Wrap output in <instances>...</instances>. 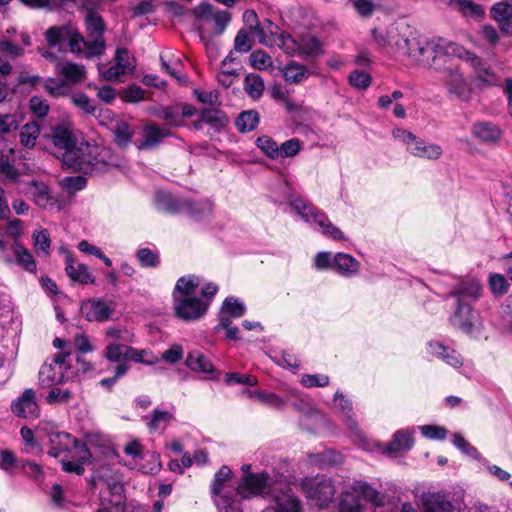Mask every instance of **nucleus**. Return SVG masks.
<instances>
[{"label":"nucleus","instance_id":"1","mask_svg":"<svg viewBox=\"0 0 512 512\" xmlns=\"http://www.w3.org/2000/svg\"><path fill=\"white\" fill-rule=\"evenodd\" d=\"M49 138L53 145L52 153L74 170L85 174L100 173L121 165L120 158L109 147L85 141L75 130H53Z\"/></svg>","mask_w":512,"mask_h":512},{"label":"nucleus","instance_id":"2","mask_svg":"<svg viewBox=\"0 0 512 512\" xmlns=\"http://www.w3.org/2000/svg\"><path fill=\"white\" fill-rule=\"evenodd\" d=\"M373 38L380 46H389L392 52L406 56L413 62L424 66L430 64V60L435 58V53L447 54V46L453 44L443 39L430 41L411 31L409 34L389 31L388 36L385 37L374 30Z\"/></svg>","mask_w":512,"mask_h":512},{"label":"nucleus","instance_id":"3","mask_svg":"<svg viewBox=\"0 0 512 512\" xmlns=\"http://www.w3.org/2000/svg\"><path fill=\"white\" fill-rule=\"evenodd\" d=\"M244 475L238 482L235 492V498L249 499L260 496L270 498V505H275V499L282 495H291L288 491L279 489L273 478L267 472L250 473L249 465L242 467Z\"/></svg>","mask_w":512,"mask_h":512},{"label":"nucleus","instance_id":"4","mask_svg":"<svg viewBox=\"0 0 512 512\" xmlns=\"http://www.w3.org/2000/svg\"><path fill=\"white\" fill-rule=\"evenodd\" d=\"M270 38L261 37V44L267 47H278L288 55H317L322 52V43L313 35H305L300 40L294 39L289 33L280 30L277 25L268 23Z\"/></svg>","mask_w":512,"mask_h":512},{"label":"nucleus","instance_id":"5","mask_svg":"<svg viewBox=\"0 0 512 512\" xmlns=\"http://www.w3.org/2000/svg\"><path fill=\"white\" fill-rule=\"evenodd\" d=\"M113 140L119 148L133 143L138 150L156 148L163 139L170 136V130H112Z\"/></svg>","mask_w":512,"mask_h":512},{"label":"nucleus","instance_id":"6","mask_svg":"<svg viewBox=\"0 0 512 512\" xmlns=\"http://www.w3.org/2000/svg\"><path fill=\"white\" fill-rule=\"evenodd\" d=\"M231 470L222 466L215 474L212 494L219 512H241L240 500L235 498L236 488L230 485Z\"/></svg>","mask_w":512,"mask_h":512},{"label":"nucleus","instance_id":"7","mask_svg":"<svg viewBox=\"0 0 512 512\" xmlns=\"http://www.w3.org/2000/svg\"><path fill=\"white\" fill-rule=\"evenodd\" d=\"M70 353L59 352L47 359L38 373V383L41 388L60 385L67 380L66 372L71 368Z\"/></svg>","mask_w":512,"mask_h":512},{"label":"nucleus","instance_id":"8","mask_svg":"<svg viewBox=\"0 0 512 512\" xmlns=\"http://www.w3.org/2000/svg\"><path fill=\"white\" fill-rule=\"evenodd\" d=\"M87 38L81 42V54L87 58L101 56L106 49L104 39L105 24L101 16L90 12L85 20Z\"/></svg>","mask_w":512,"mask_h":512},{"label":"nucleus","instance_id":"9","mask_svg":"<svg viewBox=\"0 0 512 512\" xmlns=\"http://www.w3.org/2000/svg\"><path fill=\"white\" fill-rule=\"evenodd\" d=\"M44 36L49 47L64 51L68 45L72 53L81 54L84 37L71 25L52 26L45 31Z\"/></svg>","mask_w":512,"mask_h":512},{"label":"nucleus","instance_id":"10","mask_svg":"<svg viewBox=\"0 0 512 512\" xmlns=\"http://www.w3.org/2000/svg\"><path fill=\"white\" fill-rule=\"evenodd\" d=\"M301 488L307 499L320 508L327 506L335 495L332 480L325 476L304 478Z\"/></svg>","mask_w":512,"mask_h":512},{"label":"nucleus","instance_id":"11","mask_svg":"<svg viewBox=\"0 0 512 512\" xmlns=\"http://www.w3.org/2000/svg\"><path fill=\"white\" fill-rule=\"evenodd\" d=\"M394 138L403 143L413 156L436 160L442 155V149L436 144L426 143L410 130H393Z\"/></svg>","mask_w":512,"mask_h":512},{"label":"nucleus","instance_id":"12","mask_svg":"<svg viewBox=\"0 0 512 512\" xmlns=\"http://www.w3.org/2000/svg\"><path fill=\"white\" fill-rule=\"evenodd\" d=\"M447 54L454 55L467 62L474 70L476 78L482 83L489 86L497 84L498 78L495 72L486 62L474 53L454 43L447 46Z\"/></svg>","mask_w":512,"mask_h":512},{"label":"nucleus","instance_id":"13","mask_svg":"<svg viewBox=\"0 0 512 512\" xmlns=\"http://www.w3.org/2000/svg\"><path fill=\"white\" fill-rule=\"evenodd\" d=\"M454 328L465 334L480 333L483 325L480 314L468 302H459L449 319Z\"/></svg>","mask_w":512,"mask_h":512},{"label":"nucleus","instance_id":"14","mask_svg":"<svg viewBox=\"0 0 512 512\" xmlns=\"http://www.w3.org/2000/svg\"><path fill=\"white\" fill-rule=\"evenodd\" d=\"M115 63L107 66L99 65L100 75L108 81H119L122 76L132 74L136 67L135 57L126 48H118L114 56Z\"/></svg>","mask_w":512,"mask_h":512},{"label":"nucleus","instance_id":"15","mask_svg":"<svg viewBox=\"0 0 512 512\" xmlns=\"http://www.w3.org/2000/svg\"><path fill=\"white\" fill-rule=\"evenodd\" d=\"M174 311L176 317L183 321H195L200 319L209 308V301L201 300L196 296H175Z\"/></svg>","mask_w":512,"mask_h":512},{"label":"nucleus","instance_id":"16","mask_svg":"<svg viewBox=\"0 0 512 512\" xmlns=\"http://www.w3.org/2000/svg\"><path fill=\"white\" fill-rule=\"evenodd\" d=\"M195 15L202 24L210 25L215 35H221L231 21V14L228 11L220 10L208 3L198 5Z\"/></svg>","mask_w":512,"mask_h":512},{"label":"nucleus","instance_id":"17","mask_svg":"<svg viewBox=\"0 0 512 512\" xmlns=\"http://www.w3.org/2000/svg\"><path fill=\"white\" fill-rule=\"evenodd\" d=\"M10 410L18 418L35 420L40 417V405L36 391L25 389L18 397L12 400Z\"/></svg>","mask_w":512,"mask_h":512},{"label":"nucleus","instance_id":"18","mask_svg":"<svg viewBox=\"0 0 512 512\" xmlns=\"http://www.w3.org/2000/svg\"><path fill=\"white\" fill-rule=\"evenodd\" d=\"M5 183H16L19 192L29 195L33 202L42 208H47L54 204V199L51 196L50 190L42 181L31 180L28 182L20 181L19 177L16 181H6Z\"/></svg>","mask_w":512,"mask_h":512},{"label":"nucleus","instance_id":"19","mask_svg":"<svg viewBox=\"0 0 512 512\" xmlns=\"http://www.w3.org/2000/svg\"><path fill=\"white\" fill-rule=\"evenodd\" d=\"M80 312L90 322H104L111 318L114 303L104 298H91L82 302Z\"/></svg>","mask_w":512,"mask_h":512},{"label":"nucleus","instance_id":"20","mask_svg":"<svg viewBox=\"0 0 512 512\" xmlns=\"http://www.w3.org/2000/svg\"><path fill=\"white\" fill-rule=\"evenodd\" d=\"M15 131L16 130H0V174L6 181H16L21 175L10 161L13 148L8 145V141L11 133Z\"/></svg>","mask_w":512,"mask_h":512},{"label":"nucleus","instance_id":"21","mask_svg":"<svg viewBox=\"0 0 512 512\" xmlns=\"http://www.w3.org/2000/svg\"><path fill=\"white\" fill-rule=\"evenodd\" d=\"M427 353L453 368H460L463 365V357L455 349L443 343L431 340L427 343Z\"/></svg>","mask_w":512,"mask_h":512},{"label":"nucleus","instance_id":"22","mask_svg":"<svg viewBox=\"0 0 512 512\" xmlns=\"http://www.w3.org/2000/svg\"><path fill=\"white\" fill-rule=\"evenodd\" d=\"M48 440L50 445L48 454L55 458L72 448L79 449L82 445L79 440L67 432H53L49 434Z\"/></svg>","mask_w":512,"mask_h":512},{"label":"nucleus","instance_id":"23","mask_svg":"<svg viewBox=\"0 0 512 512\" xmlns=\"http://www.w3.org/2000/svg\"><path fill=\"white\" fill-rule=\"evenodd\" d=\"M288 201L292 209L307 223L317 224L320 219L319 216L324 215V212L320 211L300 196L290 195Z\"/></svg>","mask_w":512,"mask_h":512},{"label":"nucleus","instance_id":"24","mask_svg":"<svg viewBox=\"0 0 512 512\" xmlns=\"http://www.w3.org/2000/svg\"><path fill=\"white\" fill-rule=\"evenodd\" d=\"M156 207L170 214L183 213V206L189 205L188 198L176 197L166 191H157L155 193Z\"/></svg>","mask_w":512,"mask_h":512},{"label":"nucleus","instance_id":"25","mask_svg":"<svg viewBox=\"0 0 512 512\" xmlns=\"http://www.w3.org/2000/svg\"><path fill=\"white\" fill-rule=\"evenodd\" d=\"M444 79L450 93L466 99L469 93L467 83L458 68L450 65L444 70Z\"/></svg>","mask_w":512,"mask_h":512},{"label":"nucleus","instance_id":"26","mask_svg":"<svg viewBox=\"0 0 512 512\" xmlns=\"http://www.w3.org/2000/svg\"><path fill=\"white\" fill-rule=\"evenodd\" d=\"M65 272L74 282L81 284H93L95 282V276L90 268L83 263H76L70 253L66 255Z\"/></svg>","mask_w":512,"mask_h":512},{"label":"nucleus","instance_id":"27","mask_svg":"<svg viewBox=\"0 0 512 512\" xmlns=\"http://www.w3.org/2000/svg\"><path fill=\"white\" fill-rule=\"evenodd\" d=\"M481 285L476 280L458 283L449 293L451 297L456 299V304L466 302L465 300L476 301L481 296Z\"/></svg>","mask_w":512,"mask_h":512},{"label":"nucleus","instance_id":"28","mask_svg":"<svg viewBox=\"0 0 512 512\" xmlns=\"http://www.w3.org/2000/svg\"><path fill=\"white\" fill-rule=\"evenodd\" d=\"M352 493L355 497L361 496L364 500L370 502L375 507H380L384 504L385 495L371 485L364 481H355L351 485Z\"/></svg>","mask_w":512,"mask_h":512},{"label":"nucleus","instance_id":"29","mask_svg":"<svg viewBox=\"0 0 512 512\" xmlns=\"http://www.w3.org/2000/svg\"><path fill=\"white\" fill-rule=\"evenodd\" d=\"M333 270L344 277H351L359 272L360 263L350 254L337 253L333 256Z\"/></svg>","mask_w":512,"mask_h":512},{"label":"nucleus","instance_id":"30","mask_svg":"<svg viewBox=\"0 0 512 512\" xmlns=\"http://www.w3.org/2000/svg\"><path fill=\"white\" fill-rule=\"evenodd\" d=\"M56 72L70 87L84 80L86 74L84 66L72 62L58 63Z\"/></svg>","mask_w":512,"mask_h":512},{"label":"nucleus","instance_id":"31","mask_svg":"<svg viewBox=\"0 0 512 512\" xmlns=\"http://www.w3.org/2000/svg\"><path fill=\"white\" fill-rule=\"evenodd\" d=\"M11 249L14 254L13 263L29 273L36 272V262L28 249L17 241L11 245Z\"/></svg>","mask_w":512,"mask_h":512},{"label":"nucleus","instance_id":"32","mask_svg":"<svg viewBox=\"0 0 512 512\" xmlns=\"http://www.w3.org/2000/svg\"><path fill=\"white\" fill-rule=\"evenodd\" d=\"M414 445L412 432L408 430H398L394 433L392 440L387 445L384 452L388 455L410 450Z\"/></svg>","mask_w":512,"mask_h":512},{"label":"nucleus","instance_id":"33","mask_svg":"<svg viewBox=\"0 0 512 512\" xmlns=\"http://www.w3.org/2000/svg\"><path fill=\"white\" fill-rule=\"evenodd\" d=\"M243 21L249 26V31H252L261 43V37L264 35L267 39L270 37L268 23L275 25L272 21L265 19L263 22H258V16L254 10H246L243 14Z\"/></svg>","mask_w":512,"mask_h":512},{"label":"nucleus","instance_id":"34","mask_svg":"<svg viewBox=\"0 0 512 512\" xmlns=\"http://www.w3.org/2000/svg\"><path fill=\"white\" fill-rule=\"evenodd\" d=\"M424 506V512H459V508L440 493L430 494L425 499Z\"/></svg>","mask_w":512,"mask_h":512},{"label":"nucleus","instance_id":"35","mask_svg":"<svg viewBox=\"0 0 512 512\" xmlns=\"http://www.w3.org/2000/svg\"><path fill=\"white\" fill-rule=\"evenodd\" d=\"M263 512H302V506L294 495H282L275 499V505H269Z\"/></svg>","mask_w":512,"mask_h":512},{"label":"nucleus","instance_id":"36","mask_svg":"<svg viewBox=\"0 0 512 512\" xmlns=\"http://www.w3.org/2000/svg\"><path fill=\"white\" fill-rule=\"evenodd\" d=\"M492 15L499 22L501 30L512 36V5L497 3L492 7Z\"/></svg>","mask_w":512,"mask_h":512},{"label":"nucleus","instance_id":"37","mask_svg":"<svg viewBox=\"0 0 512 512\" xmlns=\"http://www.w3.org/2000/svg\"><path fill=\"white\" fill-rule=\"evenodd\" d=\"M188 203L189 205L183 206V213H186L195 220L204 219L213 212V203L208 199L199 201L188 199Z\"/></svg>","mask_w":512,"mask_h":512},{"label":"nucleus","instance_id":"38","mask_svg":"<svg viewBox=\"0 0 512 512\" xmlns=\"http://www.w3.org/2000/svg\"><path fill=\"white\" fill-rule=\"evenodd\" d=\"M286 396L282 398L275 393L262 391L258 393V401L261 403L274 408L282 409L291 397L299 398L300 394L296 389H286Z\"/></svg>","mask_w":512,"mask_h":512},{"label":"nucleus","instance_id":"39","mask_svg":"<svg viewBox=\"0 0 512 512\" xmlns=\"http://www.w3.org/2000/svg\"><path fill=\"white\" fill-rule=\"evenodd\" d=\"M334 403L342 413L345 423L351 431L357 430V422L353 419L352 402L341 392L336 391Z\"/></svg>","mask_w":512,"mask_h":512},{"label":"nucleus","instance_id":"40","mask_svg":"<svg viewBox=\"0 0 512 512\" xmlns=\"http://www.w3.org/2000/svg\"><path fill=\"white\" fill-rule=\"evenodd\" d=\"M282 74L286 82L299 84L308 78L309 71L306 66L291 61L282 68Z\"/></svg>","mask_w":512,"mask_h":512},{"label":"nucleus","instance_id":"41","mask_svg":"<svg viewBox=\"0 0 512 512\" xmlns=\"http://www.w3.org/2000/svg\"><path fill=\"white\" fill-rule=\"evenodd\" d=\"M185 364L192 371L207 374H212L214 372V367L210 360L199 351L190 352L186 358Z\"/></svg>","mask_w":512,"mask_h":512},{"label":"nucleus","instance_id":"42","mask_svg":"<svg viewBox=\"0 0 512 512\" xmlns=\"http://www.w3.org/2000/svg\"><path fill=\"white\" fill-rule=\"evenodd\" d=\"M199 122L211 128H225L228 125V118L218 109H204L199 115Z\"/></svg>","mask_w":512,"mask_h":512},{"label":"nucleus","instance_id":"43","mask_svg":"<svg viewBox=\"0 0 512 512\" xmlns=\"http://www.w3.org/2000/svg\"><path fill=\"white\" fill-rule=\"evenodd\" d=\"M200 285L199 277L195 275H187L180 277L173 291V299L175 296L189 295L194 296L196 288Z\"/></svg>","mask_w":512,"mask_h":512},{"label":"nucleus","instance_id":"44","mask_svg":"<svg viewBox=\"0 0 512 512\" xmlns=\"http://www.w3.org/2000/svg\"><path fill=\"white\" fill-rule=\"evenodd\" d=\"M78 461H62V469L68 473L82 475L84 473L83 465L89 460L91 454L85 445L78 449Z\"/></svg>","mask_w":512,"mask_h":512},{"label":"nucleus","instance_id":"45","mask_svg":"<svg viewBox=\"0 0 512 512\" xmlns=\"http://www.w3.org/2000/svg\"><path fill=\"white\" fill-rule=\"evenodd\" d=\"M49 388L50 391L48 392L45 400L50 405L67 404L74 397V393L69 388H63L60 387V385Z\"/></svg>","mask_w":512,"mask_h":512},{"label":"nucleus","instance_id":"46","mask_svg":"<svg viewBox=\"0 0 512 512\" xmlns=\"http://www.w3.org/2000/svg\"><path fill=\"white\" fill-rule=\"evenodd\" d=\"M244 90L253 99H258L264 91L263 79L258 74H248L244 80Z\"/></svg>","mask_w":512,"mask_h":512},{"label":"nucleus","instance_id":"47","mask_svg":"<svg viewBox=\"0 0 512 512\" xmlns=\"http://www.w3.org/2000/svg\"><path fill=\"white\" fill-rule=\"evenodd\" d=\"M126 360L146 365H153L158 362V358L152 352L145 349H136L131 346H128V349H126Z\"/></svg>","mask_w":512,"mask_h":512},{"label":"nucleus","instance_id":"48","mask_svg":"<svg viewBox=\"0 0 512 512\" xmlns=\"http://www.w3.org/2000/svg\"><path fill=\"white\" fill-rule=\"evenodd\" d=\"M45 91L53 97H60L69 94L71 87L64 79L49 78L43 85Z\"/></svg>","mask_w":512,"mask_h":512},{"label":"nucleus","instance_id":"49","mask_svg":"<svg viewBox=\"0 0 512 512\" xmlns=\"http://www.w3.org/2000/svg\"><path fill=\"white\" fill-rule=\"evenodd\" d=\"M319 217L320 219L317 225L321 228L322 233L326 237L336 241L346 239L344 233L329 220L328 216L325 213L324 215H320Z\"/></svg>","mask_w":512,"mask_h":512},{"label":"nucleus","instance_id":"50","mask_svg":"<svg viewBox=\"0 0 512 512\" xmlns=\"http://www.w3.org/2000/svg\"><path fill=\"white\" fill-rule=\"evenodd\" d=\"M136 257L142 267L154 268L160 263L159 253L149 248H140L136 252Z\"/></svg>","mask_w":512,"mask_h":512},{"label":"nucleus","instance_id":"51","mask_svg":"<svg viewBox=\"0 0 512 512\" xmlns=\"http://www.w3.org/2000/svg\"><path fill=\"white\" fill-rule=\"evenodd\" d=\"M340 512H370L365 505H363L357 497L353 494L347 493L342 498L339 505Z\"/></svg>","mask_w":512,"mask_h":512},{"label":"nucleus","instance_id":"52","mask_svg":"<svg viewBox=\"0 0 512 512\" xmlns=\"http://www.w3.org/2000/svg\"><path fill=\"white\" fill-rule=\"evenodd\" d=\"M253 32L248 29H240L234 40V49L238 53H247L251 50L253 45Z\"/></svg>","mask_w":512,"mask_h":512},{"label":"nucleus","instance_id":"53","mask_svg":"<svg viewBox=\"0 0 512 512\" xmlns=\"http://www.w3.org/2000/svg\"><path fill=\"white\" fill-rule=\"evenodd\" d=\"M126 349H128L127 345L110 343L105 349V357L108 361L119 365L123 363V360H126Z\"/></svg>","mask_w":512,"mask_h":512},{"label":"nucleus","instance_id":"54","mask_svg":"<svg viewBox=\"0 0 512 512\" xmlns=\"http://www.w3.org/2000/svg\"><path fill=\"white\" fill-rule=\"evenodd\" d=\"M34 247L37 253H42L45 256L50 254L51 240L49 233L46 229L35 231L33 233Z\"/></svg>","mask_w":512,"mask_h":512},{"label":"nucleus","instance_id":"55","mask_svg":"<svg viewBox=\"0 0 512 512\" xmlns=\"http://www.w3.org/2000/svg\"><path fill=\"white\" fill-rule=\"evenodd\" d=\"M473 139L480 144L493 145L502 138L501 130H473Z\"/></svg>","mask_w":512,"mask_h":512},{"label":"nucleus","instance_id":"56","mask_svg":"<svg viewBox=\"0 0 512 512\" xmlns=\"http://www.w3.org/2000/svg\"><path fill=\"white\" fill-rule=\"evenodd\" d=\"M257 147L269 158L276 159L279 157V146L268 136H262L256 140Z\"/></svg>","mask_w":512,"mask_h":512},{"label":"nucleus","instance_id":"57","mask_svg":"<svg viewBox=\"0 0 512 512\" xmlns=\"http://www.w3.org/2000/svg\"><path fill=\"white\" fill-rule=\"evenodd\" d=\"M222 312L233 318H239L245 313V306L234 297H227L222 305Z\"/></svg>","mask_w":512,"mask_h":512},{"label":"nucleus","instance_id":"58","mask_svg":"<svg viewBox=\"0 0 512 512\" xmlns=\"http://www.w3.org/2000/svg\"><path fill=\"white\" fill-rule=\"evenodd\" d=\"M450 4L467 16H479L483 13L481 6L471 0H451Z\"/></svg>","mask_w":512,"mask_h":512},{"label":"nucleus","instance_id":"59","mask_svg":"<svg viewBox=\"0 0 512 512\" xmlns=\"http://www.w3.org/2000/svg\"><path fill=\"white\" fill-rule=\"evenodd\" d=\"M259 124V114L255 110L243 111L236 119V128H256Z\"/></svg>","mask_w":512,"mask_h":512},{"label":"nucleus","instance_id":"60","mask_svg":"<svg viewBox=\"0 0 512 512\" xmlns=\"http://www.w3.org/2000/svg\"><path fill=\"white\" fill-rule=\"evenodd\" d=\"M300 382L307 388L326 387L329 385L330 379L326 374H304Z\"/></svg>","mask_w":512,"mask_h":512},{"label":"nucleus","instance_id":"61","mask_svg":"<svg viewBox=\"0 0 512 512\" xmlns=\"http://www.w3.org/2000/svg\"><path fill=\"white\" fill-rule=\"evenodd\" d=\"M61 187L72 194L85 188L87 181L83 176L65 177L60 181Z\"/></svg>","mask_w":512,"mask_h":512},{"label":"nucleus","instance_id":"62","mask_svg":"<svg viewBox=\"0 0 512 512\" xmlns=\"http://www.w3.org/2000/svg\"><path fill=\"white\" fill-rule=\"evenodd\" d=\"M489 287L493 294L504 295L508 292L509 284L503 275L493 273L489 276Z\"/></svg>","mask_w":512,"mask_h":512},{"label":"nucleus","instance_id":"63","mask_svg":"<svg viewBox=\"0 0 512 512\" xmlns=\"http://www.w3.org/2000/svg\"><path fill=\"white\" fill-rule=\"evenodd\" d=\"M172 419V414L165 410L155 409L152 412L151 419L147 423L150 430L155 431L161 427L162 424L167 425Z\"/></svg>","mask_w":512,"mask_h":512},{"label":"nucleus","instance_id":"64","mask_svg":"<svg viewBox=\"0 0 512 512\" xmlns=\"http://www.w3.org/2000/svg\"><path fill=\"white\" fill-rule=\"evenodd\" d=\"M29 108L33 115L40 119L46 117L49 112V105L41 96H33L29 101Z\"/></svg>","mask_w":512,"mask_h":512}]
</instances>
